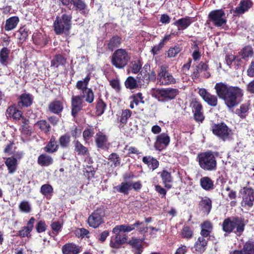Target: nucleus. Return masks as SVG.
<instances>
[{"label":"nucleus","instance_id":"nucleus-1","mask_svg":"<svg viewBox=\"0 0 254 254\" xmlns=\"http://www.w3.org/2000/svg\"><path fill=\"white\" fill-rule=\"evenodd\" d=\"M217 96L224 100L229 108H233L241 102L243 90L238 87L230 86L224 82H218L214 86Z\"/></svg>","mask_w":254,"mask_h":254},{"label":"nucleus","instance_id":"nucleus-2","mask_svg":"<svg viewBox=\"0 0 254 254\" xmlns=\"http://www.w3.org/2000/svg\"><path fill=\"white\" fill-rule=\"evenodd\" d=\"M151 93L159 102L165 103L174 99L179 94V91L177 88L171 87L154 88L152 89Z\"/></svg>","mask_w":254,"mask_h":254},{"label":"nucleus","instance_id":"nucleus-3","mask_svg":"<svg viewBox=\"0 0 254 254\" xmlns=\"http://www.w3.org/2000/svg\"><path fill=\"white\" fill-rule=\"evenodd\" d=\"M71 15L66 14H63L61 17L57 16L54 23L55 33L68 34L71 27Z\"/></svg>","mask_w":254,"mask_h":254},{"label":"nucleus","instance_id":"nucleus-4","mask_svg":"<svg viewBox=\"0 0 254 254\" xmlns=\"http://www.w3.org/2000/svg\"><path fill=\"white\" fill-rule=\"evenodd\" d=\"M211 130L214 134L224 141L231 140L232 139L233 132L224 123L212 124Z\"/></svg>","mask_w":254,"mask_h":254},{"label":"nucleus","instance_id":"nucleus-5","mask_svg":"<svg viewBox=\"0 0 254 254\" xmlns=\"http://www.w3.org/2000/svg\"><path fill=\"white\" fill-rule=\"evenodd\" d=\"M200 167L206 171H214L216 169L217 162L213 153L207 151L198 155Z\"/></svg>","mask_w":254,"mask_h":254},{"label":"nucleus","instance_id":"nucleus-6","mask_svg":"<svg viewBox=\"0 0 254 254\" xmlns=\"http://www.w3.org/2000/svg\"><path fill=\"white\" fill-rule=\"evenodd\" d=\"M130 60V56L125 49H119L115 51L112 57V63L119 69L124 68Z\"/></svg>","mask_w":254,"mask_h":254},{"label":"nucleus","instance_id":"nucleus-7","mask_svg":"<svg viewBox=\"0 0 254 254\" xmlns=\"http://www.w3.org/2000/svg\"><path fill=\"white\" fill-rule=\"evenodd\" d=\"M167 68L165 65L160 67L157 76V83L160 85H168L176 83V79L168 72Z\"/></svg>","mask_w":254,"mask_h":254},{"label":"nucleus","instance_id":"nucleus-8","mask_svg":"<svg viewBox=\"0 0 254 254\" xmlns=\"http://www.w3.org/2000/svg\"><path fill=\"white\" fill-rule=\"evenodd\" d=\"M210 21L216 27H221L227 22L225 13L222 9H216L211 11L208 14Z\"/></svg>","mask_w":254,"mask_h":254},{"label":"nucleus","instance_id":"nucleus-9","mask_svg":"<svg viewBox=\"0 0 254 254\" xmlns=\"http://www.w3.org/2000/svg\"><path fill=\"white\" fill-rule=\"evenodd\" d=\"M240 192L242 197V206L252 207L254 202V190L249 187H244Z\"/></svg>","mask_w":254,"mask_h":254},{"label":"nucleus","instance_id":"nucleus-10","mask_svg":"<svg viewBox=\"0 0 254 254\" xmlns=\"http://www.w3.org/2000/svg\"><path fill=\"white\" fill-rule=\"evenodd\" d=\"M104 213L102 209L94 211L88 217V223L94 228L98 227L103 222Z\"/></svg>","mask_w":254,"mask_h":254},{"label":"nucleus","instance_id":"nucleus-11","mask_svg":"<svg viewBox=\"0 0 254 254\" xmlns=\"http://www.w3.org/2000/svg\"><path fill=\"white\" fill-rule=\"evenodd\" d=\"M156 78V74L154 70L147 73H145L144 71H140L137 76L138 83L143 86L148 85L150 81H155Z\"/></svg>","mask_w":254,"mask_h":254},{"label":"nucleus","instance_id":"nucleus-12","mask_svg":"<svg viewBox=\"0 0 254 254\" xmlns=\"http://www.w3.org/2000/svg\"><path fill=\"white\" fill-rule=\"evenodd\" d=\"M198 93L203 100L209 106L212 107L217 106L218 99L216 96L211 94L204 88L199 89Z\"/></svg>","mask_w":254,"mask_h":254},{"label":"nucleus","instance_id":"nucleus-13","mask_svg":"<svg viewBox=\"0 0 254 254\" xmlns=\"http://www.w3.org/2000/svg\"><path fill=\"white\" fill-rule=\"evenodd\" d=\"M253 5L252 0H241L238 5L233 10L236 15H240L248 12Z\"/></svg>","mask_w":254,"mask_h":254},{"label":"nucleus","instance_id":"nucleus-14","mask_svg":"<svg viewBox=\"0 0 254 254\" xmlns=\"http://www.w3.org/2000/svg\"><path fill=\"white\" fill-rule=\"evenodd\" d=\"M170 137L167 134L163 133L156 137V142L154 144L156 150L161 151L165 148L170 143Z\"/></svg>","mask_w":254,"mask_h":254},{"label":"nucleus","instance_id":"nucleus-15","mask_svg":"<svg viewBox=\"0 0 254 254\" xmlns=\"http://www.w3.org/2000/svg\"><path fill=\"white\" fill-rule=\"evenodd\" d=\"M83 99L80 95L73 96L71 98V115L75 117L82 108Z\"/></svg>","mask_w":254,"mask_h":254},{"label":"nucleus","instance_id":"nucleus-16","mask_svg":"<svg viewBox=\"0 0 254 254\" xmlns=\"http://www.w3.org/2000/svg\"><path fill=\"white\" fill-rule=\"evenodd\" d=\"M232 223L234 227V233L240 235L244 232L246 225L244 218L242 217H232Z\"/></svg>","mask_w":254,"mask_h":254},{"label":"nucleus","instance_id":"nucleus-17","mask_svg":"<svg viewBox=\"0 0 254 254\" xmlns=\"http://www.w3.org/2000/svg\"><path fill=\"white\" fill-rule=\"evenodd\" d=\"M62 251L63 254H79L82 250L74 243H68L62 247Z\"/></svg>","mask_w":254,"mask_h":254},{"label":"nucleus","instance_id":"nucleus-18","mask_svg":"<svg viewBox=\"0 0 254 254\" xmlns=\"http://www.w3.org/2000/svg\"><path fill=\"white\" fill-rule=\"evenodd\" d=\"M113 233L115 235L111 237L110 246L112 248L118 249L126 242L127 238L124 236H122L120 232Z\"/></svg>","mask_w":254,"mask_h":254},{"label":"nucleus","instance_id":"nucleus-19","mask_svg":"<svg viewBox=\"0 0 254 254\" xmlns=\"http://www.w3.org/2000/svg\"><path fill=\"white\" fill-rule=\"evenodd\" d=\"M230 254H254V243L251 241L247 242L241 250H234L230 252Z\"/></svg>","mask_w":254,"mask_h":254},{"label":"nucleus","instance_id":"nucleus-20","mask_svg":"<svg viewBox=\"0 0 254 254\" xmlns=\"http://www.w3.org/2000/svg\"><path fill=\"white\" fill-rule=\"evenodd\" d=\"M6 114L8 117H12L15 120H20L21 118L23 121L22 123L25 125L28 122V120L22 118V112L13 106L10 107L7 109Z\"/></svg>","mask_w":254,"mask_h":254},{"label":"nucleus","instance_id":"nucleus-21","mask_svg":"<svg viewBox=\"0 0 254 254\" xmlns=\"http://www.w3.org/2000/svg\"><path fill=\"white\" fill-rule=\"evenodd\" d=\"M192 22V18L189 16L176 20L173 25L178 27L179 30H185L189 27Z\"/></svg>","mask_w":254,"mask_h":254},{"label":"nucleus","instance_id":"nucleus-22","mask_svg":"<svg viewBox=\"0 0 254 254\" xmlns=\"http://www.w3.org/2000/svg\"><path fill=\"white\" fill-rule=\"evenodd\" d=\"M145 237L142 239L132 238L129 244L136 250L135 254H141L143 252V246L142 243L144 241Z\"/></svg>","mask_w":254,"mask_h":254},{"label":"nucleus","instance_id":"nucleus-23","mask_svg":"<svg viewBox=\"0 0 254 254\" xmlns=\"http://www.w3.org/2000/svg\"><path fill=\"white\" fill-rule=\"evenodd\" d=\"M207 245V240L203 237H198L194 245L195 251L198 253H202L206 250Z\"/></svg>","mask_w":254,"mask_h":254},{"label":"nucleus","instance_id":"nucleus-24","mask_svg":"<svg viewBox=\"0 0 254 254\" xmlns=\"http://www.w3.org/2000/svg\"><path fill=\"white\" fill-rule=\"evenodd\" d=\"M95 142L98 148L102 149H106L107 148V137L101 132L96 134Z\"/></svg>","mask_w":254,"mask_h":254},{"label":"nucleus","instance_id":"nucleus-25","mask_svg":"<svg viewBox=\"0 0 254 254\" xmlns=\"http://www.w3.org/2000/svg\"><path fill=\"white\" fill-rule=\"evenodd\" d=\"M200 185L204 190L210 191L214 189V182L208 177H203L200 179Z\"/></svg>","mask_w":254,"mask_h":254},{"label":"nucleus","instance_id":"nucleus-26","mask_svg":"<svg viewBox=\"0 0 254 254\" xmlns=\"http://www.w3.org/2000/svg\"><path fill=\"white\" fill-rule=\"evenodd\" d=\"M139 224L138 222H135L131 225H117L114 227L112 230L113 233H117L120 232H129L135 228V226Z\"/></svg>","mask_w":254,"mask_h":254},{"label":"nucleus","instance_id":"nucleus-27","mask_svg":"<svg viewBox=\"0 0 254 254\" xmlns=\"http://www.w3.org/2000/svg\"><path fill=\"white\" fill-rule=\"evenodd\" d=\"M160 177L164 186L168 189H171L172 187L171 183L173 182L171 173L166 170H163L160 173Z\"/></svg>","mask_w":254,"mask_h":254},{"label":"nucleus","instance_id":"nucleus-28","mask_svg":"<svg viewBox=\"0 0 254 254\" xmlns=\"http://www.w3.org/2000/svg\"><path fill=\"white\" fill-rule=\"evenodd\" d=\"M19 22V19L18 16H14L8 18L6 21L4 26L5 31H11L16 28Z\"/></svg>","mask_w":254,"mask_h":254},{"label":"nucleus","instance_id":"nucleus-29","mask_svg":"<svg viewBox=\"0 0 254 254\" xmlns=\"http://www.w3.org/2000/svg\"><path fill=\"white\" fill-rule=\"evenodd\" d=\"M199 205L203 212L208 214L212 208L211 200L208 197H204L199 202Z\"/></svg>","mask_w":254,"mask_h":254},{"label":"nucleus","instance_id":"nucleus-30","mask_svg":"<svg viewBox=\"0 0 254 254\" xmlns=\"http://www.w3.org/2000/svg\"><path fill=\"white\" fill-rule=\"evenodd\" d=\"M48 109L51 113L58 115L63 111L64 108L62 102L56 100L49 105Z\"/></svg>","mask_w":254,"mask_h":254},{"label":"nucleus","instance_id":"nucleus-31","mask_svg":"<svg viewBox=\"0 0 254 254\" xmlns=\"http://www.w3.org/2000/svg\"><path fill=\"white\" fill-rule=\"evenodd\" d=\"M142 161L152 171L157 168L159 166V162L156 159L150 156L143 157Z\"/></svg>","mask_w":254,"mask_h":254},{"label":"nucleus","instance_id":"nucleus-32","mask_svg":"<svg viewBox=\"0 0 254 254\" xmlns=\"http://www.w3.org/2000/svg\"><path fill=\"white\" fill-rule=\"evenodd\" d=\"M33 101V98L31 95L27 93L22 94L19 98L18 103L21 104L22 106H30Z\"/></svg>","mask_w":254,"mask_h":254},{"label":"nucleus","instance_id":"nucleus-33","mask_svg":"<svg viewBox=\"0 0 254 254\" xmlns=\"http://www.w3.org/2000/svg\"><path fill=\"white\" fill-rule=\"evenodd\" d=\"M5 164L7 167L9 173L13 174L16 171L17 168V160L15 158H7L5 161Z\"/></svg>","mask_w":254,"mask_h":254},{"label":"nucleus","instance_id":"nucleus-34","mask_svg":"<svg viewBox=\"0 0 254 254\" xmlns=\"http://www.w3.org/2000/svg\"><path fill=\"white\" fill-rule=\"evenodd\" d=\"M90 78V75L88 74L83 80H78L76 84V88L82 91V92H85L89 88H87V86Z\"/></svg>","mask_w":254,"mask_h":254},{"label":"nucleus","instance_id":"nucleus-35","mask_svg":"<svg viewBox=\"0 0 254 254\" xmlns=\"http://www.w3.org/2000/svg\"><path fill=\"white\" fill-rule=\"evenodd\" d=\"M58 147L59 146L57 144L55 137L52 136L48 144L44 148V150L48 153H54L58 150Z\"/></svg>","mask_w":254,"mask_h":254},{"label":"nucleus","instance_id":"nucleus-36","mask_svg":"<svg viewBox=\"0 0 254 254\" xmlns=\"http://www.w3.org/2000/svg\"><path fill=\"white\" fill-rule=\"evenodd\" d=\"M10 50L6 47L2 48L0 51V63L4 66H7Z\"/></svg>","mask_w":254,"mask_h":254},{"label":"nucleus","instance_id":"nucleus-37","mask_svg":"<svg viewBox=\"0 0 254 254\" xmlns=\"http://www.w3.org/2000/svg\"><path fill=\"white\" fill-rule=\"evenodd\" d=\"M115 189L118 192L127 195L131 190L130 184L129 182H123L115 187Z\"/></svg>","mask_w":254,"mask_h":254},{"label":"nucleus","instance_id":"nucleus-38","mask_svg":"<svg viewBox=\"0 0 254 254\" xmlns=\"http://www.w3.org/2000/svg\"><path fill=\"white\" fill-rule=\"evenodd\" d=\"M72 4L76 8V9L81 14H85L86 13V9L87 6L83 0H73Z\"/></svg>","mask_w":254,"mask_h":254},{"label":"nucleus","instance_id":"nucleus-39","mask_svg":"<svg viewBox=\"0 0 254 254\" xmlns=\"http://www.w3.org/2000/svg\"><path fill=\"white\" fill-rule=\"evenodd\" d=\"M38 162L42 166H48L53 163V160L51 156L46 154H43L39 156Z\"/></svg>","mask_w":254,"mask_h":254},{"label":"nucleus","instance_id":"nucleus-40","mask_svg":"<svg viewBox=\"0 0 254 254\" xmlns=\"http://www.w3.org/2000/svg\"><path fill=\"white\" fill-rule=\"evenodd\" d=\"M65 63L66 59L62 55H57L51 61V66L58 67L60 65H64Z\"/></svg>","mask_w":254,"mask_h":254},{"label":"nucleus","instance_id":"nucleus-41","mask_svg":"<svg viewBox=\"0 0 254 254\" xmlns=\"http://www.w3.org/2000/svg\"><path fill=\"white\" fill-rule=\"evenodd\" d=\"M121 44V39L119 36L113 37L108 42V48L111 50L113 51L116 48L119 47Z\"/></svg>","mask_w":254,"mask_h":254},{"label":"nucleus","instance_id":"nucleus-42","mask_svg":"<svg viewBox=\"0 0 254 254\" xmlns=\"http://www.w3.org/2000/svg\"><path fill=\"white\" fill-rule=\"evenodd\" d=\"M232 223V217L225 219L222 223L223 230L227 233L234 232V227Z\"/></svg>","mask_w":254,"mask_h":254},{"label":"nucleus","instance_id":"nucleus-43","mask_svg":"<svg viewBox=\"0 0 254 254\" xmlns=\"http://www.w3.org/2000/svg\"><path fill=\"white\" fill-rule=\"evenodd\" d=\"M74 146V150L80 155H85L87 152V148L83 146L78 140H75L73 142Z\"/></svg>","mask_w":254,"mask_h":254},{"label":"nucleus","instance_id":"nucleus-44","mask_svg":"<svg viewBox=\"0 0 254 254\" xmlns=\"http://www.w3.org/2000/svg\"><path fill=\"white\" fill-rule=\"evenodd\" d=\"M35 125L45 133H47L50 131L51 127L46 120L39 121L36 123Z\"/></svg>","mask_w":254,"mask_h":254},{"label":"nucleus","instance_id":"nucleus-45","mask_svg":"<svg viewBox=\"0 0 254 254\" xmlns=\"http://www.w3.org/2000/svg\"><path fill=\"white\" fill-rule=\"evenodd\" d=\"M40 192L44 196L51 195L54 191L52 186L50 184H44L41 187Z\"/></svg>","mask_w":254,"mask_h":254},{"label":"nucleus","instance_id":"nucleus-46","mask_svg":"<svg viewBox=\"0 0 254 254\" xmlns=\"http://www.w3.org/2000/svg\"><path fill=\"white\" fill-rule=\"evenodd\" d=\"M253 50L251 46H247L243 48L241 51L242 58L247 60L253 56Z\"/></svg>","mask_w":254,"mask_h":254},{"label":"nucleus","instance_id":"nucleus-47","mask_svg":"<svg viewBox=\"0 0 254 254\" xmlns=\"http://www.w3.org/2000/svg\"><path fill=\"white\" fill-rule=\"evenodd\" d=\"M249 110V106L247 104H244L241 105L240 109L236 110V114L238 115L241 119H243L246 117V113Z\"/></svg>","mask_w":254,"mask_h":254},{"label":"nucleus","instance_id":"nucleus-48","mask_svg":"<svg viewBox=\"0 0 254 254\" xmlns=\"http://www.w3.org/2000/svg\"><path fill=\"white\" fill-rule=\"evenodd\" d=\"M82 99L85 98V101L88 103H91L94 99V94L91 88H88L85 92H82Z\"/></svg>","mask_w":254,"mask_h":254},{"label":"nucleus","instance_id":"nucleus-49","mask_svg":"<svg viewBox=\"0 0 254 254\" xmlns=\"http://www.w3.org/2000/svg\"><path fill=\"white\" fill-rule=\"evenodd\" d=\"M182 237L187 239H190L192 237L193 231L188 226L184 225L181 232Z\"/></svg>","mask_w":254,"mask_h":254},{"label":"nucleus","instance_id":"nucleus-50","mask_svg":"<svg viewBox=\"0 0 254 254\" xmlns=\"http://www.w3.org/2000/svg\"><path fill=\"white\" fill-rule=\"evenodd\" d=\"M131 114L132 112L128 109L123 110L121 114L119 120L120 122L123 124H126L127 122V120L130 117Z\"/></svg>","mask_w":254,"mask_h":254},{"label":"nucleus","instance_id":"nucleus-51","mask_svg":"<svg viewBox=\"0 0 254 254\" xmlns=\"http://www.w3.org/2000/svg\"><path fill=\"white\" fill-rule=\"evenodd\" d=\"M108 159L112 163L111 166L114 165V167L119 166L121 164V158L118 154L115 153H111L108 157Z\"/></svg>","mask_w":254,"mask_h":254},{"label":"nucleus","instance_id":"nucleus-52","mask_svg":"<svg viewBox=\"0 0 254 254\" xmlns=\"http://www.w3.org/2000/svg\"><path fill=\"white\" fill-rule=\"evenodd\" d=\"M137 82H138L137 79L136 80L132 76H129L126 79L125 84L127 88L133 89L137 87Z\"/></svg>","mask_w":254,"mask_h":254},{"label":"nucleus","instance_id":"nucleus-53","mask_svg":"<svg viewBox=\"0 0 254 254\" xmlns=\"http://www.w3.org/2000/svg\"><path fill=\"white\" fill-rule=\"evenodd\" d=\"M28 31V29L25 26L21 27L19 29L17 32L19 34L18 38L20 41L24 42L26 40Z\"/></svg>","mask_w":254,"mask_h":254},{"label":"nucleus","instance_id":"nucleus-54","mask_svg":"<svg viewBox=\"0 0 254 254\" xmlns=\"http://www.w3.org/2000/svg\"><path fill=\"white\" fill-rule=\"evenodd\" d=\"M70 136L65 134L62 135L59 138V143L62 148L67 147L70 142Z\"/></svg>","mask_w":254,"mask_h":254},{"label":"nucleus","instance_id":"nucleus-55","mask_svg":"<svg viewBox=\"0 0 254 254\" xmlns=\"http://www.w3.org/2000/svg\"><path fill=\"white\" fill-rule=\"evenodd\" d=\"M182 50V48L179 45H176L173 47H171L168 51V57L170 58L175 57L179 54Z\"/></svg>","mask_w":254,"mask_h":254},{"label":"nucleus","instance_id":"nucleus-56","mask_svg":"<svg viewBox=\"0 0 254 254\" xmlns=\"http://www.w3.org/2000/svg\"><path fill=\"white\" fill-rule=\"evenodd\" d=\"M106 105L102 100L99 99L96 105V113L97 115L101 116L102 115L106 109Z\"/></svg>","mask_w":254,"mask_h":254},{"label":"nucleus","instance_id":"nucleus-57","mask_svg":"<svg viewBox=\"0 0 254 254\" xmlns=\"http://www.w3.org/2000/svg\"><path fill=\"white\" fill-rule=\"evenodd\" d=\"M130 99H132V101L134 103L136 106L138 105L140 103L143 104L144 102L143 100V97L142 94L140 92L133 94L130 97Z\"/></svg>","mask_w":254,"mask_h":254},{"label":"nucleus","instance_id":"nucleus-58","mask_svg":"<svg viewBox=\"0 0 254 254\" xmlns=\"http://www.w3.org/2000/svg\"><path fill=\"white\" fill-rule=\"evenodd\" d=\"M135 222H138L139 223V224L135 226V228H136L137 231H138L140 234H143V236L144 237L145 233L147 232L148 227L145 226L144 223L143 222L136 221Z\"/></svg>","mask_w":254,"mask_h":254},{"label":"nucleus","instance_id":"nucleus-59","mask_svg":"<svg viewBox=\"0 0 254 254\" xmlns=\"http://www.w3.org/2000/svg\"><path fill=\"white\" fill-rule=\"evenodd\" d=\"M20 210L24 213H29L31 211V205L28 201H22L19 206Z\"/></svg>","mask_w":254,"mask_h":254},{"label":"nucleus","instance_id":"nucleus-60","mask_svg":"<svg viewBox=\"0 0 254 254\" xmlns=\"http://www.w3.org/2000/svg\"><path fill=\"white\" fill-rule=\"evenodd\" d=\"M142 64L139 61H135L131 62V69L133 73H137L141 69Z\"/></svg>","mask_w":254,"mask_h":254},{"label":"nucleus","instance_id":"nucleus-61","mask_svg":"<svg viewBox=\"0 0 254 254\" xmlns=\"http://www.w3.org/2000/svg\"><path fill=\"white\" fill-rule=\"evenodd\" d=\"M53 233L57 235L61 231L62 227V224L58 221H55L52 223L51 225Z\"/></svg>","mask_w":254,"mask_h":254},{"label":"nucleus","instance_id":"nucleus-62","mask_svg":"<svg viewBox=\"0 0 254 254\" xmlns=\"http://www.w3.org/2000/svg\"><path fill=\"white\" fill-rule=\"evenodd\" d=\"M46 224L45 223V222L43 220L39 221L36 226V229L38 233H42L46 230Z\"/></svg>","mask_w":254,"mask_h":254},{"label":"nucleus","instance_id":"nucleus-63","mask_svg":"<svg viewBox=\"0 0 254 254\" xmlns=\"http://www.w3.org/2000/svg\"><path fill=\"white\" fill-rule=\"evenodd\" d=\"M93 129L86 128L83 132V137L86 141L89 140L94 134Z\"/></svg>","mask_w":254,"mask_h":254},{"label":"nucleus","instance_id":"nucleus-64","mask_svg":"<svg viewBox=\"0 0 254 254\" xmlns=\"http://www.w3.org/2000/svg\"><path fill=\"white\" fill-rule=\"evenodd\" d=\"M201 229H205L212 231L213 229V225L209 221H205L200 225Z\"/></svg>","mask_w":254,"mask_h":254}]
</instances>
